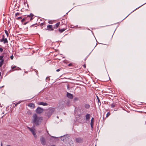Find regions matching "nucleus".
I'll return each mask as SVG.
<instances>
[{"instance_id":"f257e3e1","label":"nucleus","mask_w":146,"mask_h":146,"mask_svg":"<svg viewBox=\"0 0 146 146\" xmlns=\"http://www.w3.org/2000/svg\"><path fill=\"white\" fill-rule=\"evenodd\" d=\"M32 123L37 126L39 125L41 123L43 117H38L36 114H34L33 116Z\"/></svg>"},{"instance_id":"f03ea898","label":"nucleus","mask_w":146,"mask_h":146,"mask_svg":"<svg viewBox=\"0 0 146 146\" xmlns=\"http://www.w3.org/2000/svg\"><path fill=\"white\" fill-rule=\"evenodd\" d=\"M34 18L33 14L31 13L29 15H25L24 17L21 20V22L22 23H24L23 25H25L33 20Z\"/></svg>"},{"instance_id":"7ed1b4c3","label":"nucleus","mask_w":146,"mask_h":146,"mask_svg":"<svg viewBox=\"0 0 146 146\" xmlns=\"http://www.w3.org/2000/svg\"><path fill=\"white\" fill-rule=\"evenodd\" d=\"M55 110V109L54 108H49L46 110V114L48 117H50L54 112Z\"/></svg>"},{"instance_id":"20e7f679","label":"nucleus","mask_w":146,"mask_h":146,"mask_svg":"<svg viewBox=\"0 0 146 146\" xmlns=\"http://www.w3.org/2000/svg\"><path fill=\"white\" fill-rule=\"evenodd\" d=\"M27 128L31 132L35 138L36 139L37 138V135L35 132V129L34 128H30L28 127H27Z\"/></svg>"},{"instance_id":"39448f33","label":"nucleus","mask_w":146,"mask_h":146,"mask_svg":"<svg viewBox=\"0 0 146 146\" xmlns=\"http://www.w3.org/2000/svg\"><path fill=\"white\" fill-rule=\"evenodd\" d=\"M43 109L39 107H38L36 110V113L38 114H40L43 111Z\"/></svg>"},{"instance_id":"423d86ee","label":"nucleus","mask_w":146,"mask_h":146,"mask_svg":"<svg viewBox=\"0 0 146 146\" xmlns=\"http://www.w3.org/2000/svg\"><path fill=\"white\" fill-rule=\"evenodd\" d=\"M47 30L51 31L54 30L53 27L52 25H48L47 26Z\"/></svg>"},{"instance_id":"0eeeda50","label":"nucleus","mask_w":146,"mask_h":146,"mask_svg":"<svg viewBox=\"0 0 146 146\" xmlns=\"http://www.w3.org/2000/svg\"><path fill=\"white\" fill-rule=\"evenodd\" d=\"M40 141L41 144L43 145H45L46 142L45 138L44 137L41 136L40 138Z\"/></svg>"},{"instance_id":"6e6552de","label":"nucleus","mask_w":146,"mask_h":146,"mask_svg":"<svg viewBox=\"0 0 146 146\" xmlns=\"http://www.w3.org/2000/svg\"><path fill=\"white\" fill-rule=\"evenodd\" d=\"M5 36L4 35H3V38L2 39L0 40L1 42H3V43L5 44L6 43H7L8 41L7 38H5Z\"/></svg>"},{"instance_id":"1a4fd4ad","label":"nucleus","mask_w":146,"mask_h":146,"mask_svg":"<svg viewBox=\"0 0 146 146\" xmlns=\"http://www.w3.org/2000/svg\"><path fill=\"white\" fill-rule=\"evenodd\" d=\"M75 140L77 143H80L82 142L83 141V139L80 137H78Z\"/></svg>"},{"instance_id":"9d476101","label":"nucleus","mask_w":146,"mask_h":146,"mask_svg":"<svg viewBox=\"0 0 146 146\" xmlns=\"http://www.w3.org/2000/svg\"><path fill=\"white\" fill-rule=\"evenodd\" d=\"M37 104L39 105H42L43 106H46L48 105V104L46 102H39L37 103Z\"/></svg>"},{"instance_id":"9b49d317","label":"nucleus","mask_w":146,"mask_h":146,"mask_svg":"<svg viewBox=\"0 0 146 146\" xmlns=\"http://www.w3.org/2000/svg\"><path fill=\"white\" fill-rule=\"evenodd\" d=\"M60 24V22H58L55 25H54L53 27L54 30V29H57L59 27Z\"/></svg>"},{"instance_id":"f8f14e48","label":"nucleus","mask_w":146,"mask_h":146,"mask_svg":"<svg viewBox=\"0 0 146 146\" xmlns=\"http://www.w3.org/2000/svg\"><path fill=\"white\" fill-rule=\"evenodd\" d=\"M67 96L69 99H72L73 98V95L72 94L68 92L67 93Z\"/></svg>"},{"instance_id":"ddd939ff","label":"nucleus","mask_w":146,"mask_h":146,"mask_svg":"<svg viewBox=\"0 0 146 146\" xmlns=\"http://www.w3.org/2000/svg\"><path fill=\"white\" fill-rule=\"evenodd\" d=\"M28 106L31 108H32L34 109L35 108V106L34 104L30 103L28 105Z\"/></svg>"},{"instance_id":"4468645a","label":"nucleus","mask_w":146,"mask_h":146,"mask_svg":"<svg viewBox=\"0 0 146 146\" xmlns=\"http://www.w3.org/2000/svg\"><path fill=\"white\" fill-rule=\"evenodd\" d=\"M11 69L13 70V71H14L15 70H17L18 69H20V68L17 67L16 66H12L11 67Z\"/></svg>"},{"instance_id":"2eb2a0df","label":"nucleus","mask_w":146,"mask_h":146,"mask_svg":"<svg viewBox=\"0 0 146 146\" xmlns=\"http://www.w3.org/2000/svg\"><path fill=\"white\" fill-rule=\"evenodd\" d=\"M86 119L87 121H89L90 119V115L87 113L85 115Z\"/></svg>"},{"instance_id":"dca6fc26","label":"nucleus","mask_w":146,"mask_h":146,"mask_svg":"<svg viewBox=\"0 0 146 146\" xmlns=\"http://www.w3.org/2000/svg\"><path fill=\"white\" fill-rule=\"evenodd\" d=\"M111 106L112 108L117 107V104L115 103H113L111 105Z\"/></svg>"},{"instance_id":"f3484780","label":"nucleus","mask_w":146,"mask_h":146,"mask_svg":"<svg viewBox=\"0 0 146 146\" xmlns=\"http://www.w3.org/2000/svg\"><path fill=\"white\" fill-rule=\"evenodd\" d=\"M84 107L86 109H88L90 108V106L89 104H85Z\"/></svg>"},{"instance_id":"a211bd4d","label":"nucleus","mask_w":146,"mask_h":146,"mask_svg":"<svg viewBox=\"0 0 146 146\" xmlns=\"http://www.w3.org/2000/svg\"><path fill=\"white\" fill-rule=\"evenodd\" d=\"M67 29H58V31L60 33H62V32H63L64 31Z\"/></svg>"},{"instance_id":"6ab92c4d","label":"nucleus","mask_w":146,"mask_h":146,"mask_svg":"<svg viewBox=\"0 0 146 146\" xmlns=\"http://www.w3.org/2000/svg\"><path fill=\"white\" fill-rule=\"evenodd\" d=\"M94 118L93 117H92L91 119V121L90 124H94Z\"/></svg>"},{"instance_id":"aec40b11","label":"nucleus","mask_w":146,"mask_h":146,"mask_svg":"<svg viewBox=\"0 0 146 146\" xmlns=\"http://www.w3.org/2000/svg\"><path fill=\"white\" fill-rule=\"evenodd\" d=\"M4 63V60H2L0 62V67H1L3 64Z\"/></svg>"},{"instance_id":"412c9836","label":"nucleus","mask_w":146,"mask_h":146,"mask_svg":"<svg viewBox=\"0 0 146 146\" xmlns=\"http://www.w3.org/2000/svg\"><path fill=\"white\" fill-rule=\"evenodd\" d=\"M54 21H52V20H50V21H48V23L49 24H52L53 23H54Z\"/></svg>"},{"instance_id":"4be33fe9","label":"nucleus","mask_w":146,"mask_h":146,"mask_svg":"<svg viewBox=\"0 0 146 146\" xmlns=\"http://www.w3.org/2000/svg\"><path fill=\"white\" fill-rule=\"evenodd\" d=\"M78 98L77 97L75 98L74 99V102H76V101H78Z\"/></svg>"},{"instance_id":"5701e85b","label":"nucleus","mask_w":146,"mask_h":146,"mask_svg":"<svg viewBox=\"0 0 146 146\" xmlns=\"http://www.w3.org/2000/svg\"><path fill=\"white\" fill-rule=\"evenodd\" d=\"M4 31H5V34L7 35V36H8L9 35V34H8L7 31V30H4Z\"/></svg>"},{"instance_id":"b1692460","label":"nucleus","mask_w":146,"mask_h":146,"mask_svg":"<svg viewBox=\"0 0 146 146\" xmlns=\"http://www.w3.org/2000/svg\"><path fill=\"white\" fill-rule=\"evenodd\" d=\"M68 66H73L74 65H73V63H70L68 65Z\"/></svg>"},{"instance_id":"393cba45","label":"nucleus","mask_w":146,"mask_h":146,"mask_svg":"<svg viewBox=\"0 0 146 146\" xmlns=\"http://www.w3.org/2000/svg\"><path fill=\"white\" fill-rule=\"evenodd\" d=\"M3 56H0V60L2 61V60H4L3 59Z\"/></svg>"},{"instance_id":"a878e982","label":"nucleus","mask_w":146,"mask_h":146,"mask_svg":"<svg viewBox=\"0 0 146 146\" xmlns=\"http://www.w3.org/2000/svg\"><path fill=\"white\" fill-rule=\"evenodd\" d=\"M38 24H37V23H36V24L32 25L31 26V27H33V26H34L36 27V26H38Z\"/></svg>"},{"instance_id":"bb28decb","label":"nucleus","mask_w":146,"mask_h":146,"mask_svg":"<svg viewBox=\"0 0 146 146\" xmlns=\"http://www.w3.org/2000/svg\"><path fill=\"white\" fill-rule=\"evenodd\" d=\"M110 114V112H108L106 114V117H108Z\"/></svg>"},{"instance_id":"cd10ccee","label":"nucleus","mask_w":146,"mask_h":146,"mask_svg":"<svg viewBox=\"0 0 146 146\" xmlns=\"http://www.w3.org/2000/svg\"><path fill=\"white\" fill-rule=\"evenodd\" d=\"M22 17H17L16 19L17 20H19L22 19Z\"/></svg>"},{"instance_id":"c85d7f7f","label":"nucleus","mask_w":146,"mask_h":146,"mask_svg":"<svg viewBox=\"0 0 146 146\" xmlns=\"http://www.w3.org/2000/svg\"><path fill=\"white\" fill-rule=\"evenodd\" d=\"M20 14V13H17L15 14V17H17L18 15H19Z\"/></svg>"},{"instance_id":"c756f323","label":"nucleus","mask_w":146,"mask_h":146,"mask_svg":"<svg viewBox=\"0 0 146 146\" xmlns=\"http://www.w3.org/2000/svg\"><path fill=\"white\" fill-rule=\"evenodd\" d=\"M97 98L98 101V103H99L100 102V100L98 96H97Z\"/></svg>"},{"instance_id":"7c9ffc66","label":"nucleus","mask_w":146,"mask_h":146,"mask_svg":"<svg viewBox=\"0 0 146 146\" xmlns=\"http://www.w3.org/2000/svg\"><path fill=\"white\" fill-rule=\"evenodd\" d=\"M21 102H19L18 103H17L15 105V106H14L15 107H16V106H17L18 104H19L20 103H21Z\"/></svg>"},{"instance_id":"2f4dec72","label":"nucleus","mask_w":146,"mask_h":146,"mask_svg":"<svg viewBox=\"0 0 146 146\" xmlns=\"http://www.w3.org/2000/svg\"><path fill=\"white\" fill-rule=\"evenodd\" d=\"M3 50L2 48L0 47V51L1 52H3Z\"/></svg>"},{"instance_id":"473e14b6","label":"nucleus","mask_w":146,"mask_h":146,"mask_svg":"<svg viewBox=\"0 0 146 146\" xmlns=\"http://www.w3.org/2000/svg\"><path fill=\"white\" fill-rule=\"evenodd\" d=\"M44 25V23H41L40 25V26L41 27H42V26L43 25Z\"/></svg>"},{"instance_id":"72a5a7b5","label":"nucleus","mask_w":146,"mask_h":146,"mask_svg":"<svg viewBox=\"0 0 146 146\" xmlns=\"http://www.w3.org/2000/svg\"><path fill=\"white\" fill-rule=\"evenodd\" d=\"M93 124H90V125H91V127L92 129L93 128Z\"/></svg>"},{"instance_id":"f704fd0d","label":"nucleus","mask_w":146,"mask_h":146,"mask_svg":"<svg viewBox=\"0 0 146 146\" xmlns=\"http://www.w3.org/2000/svg\"><path fill=\"white\" fill-rule=\"evenodd\" d=\"M10 58L11 59L13 60V55H12L11 56H10Z\"/></svg>"},{"instance_id":"c9c22d12","label":"nucleus","mask_w":146,"mask_h":146,"mask_svg":"<svg viewBox=\"0 0 146 146\" xmlns=\"http://www.w3.org/2000/svg\"><path fill=\"white\" fill-rule=\"evenodd\" d=\"M83 66L84 68H86V64H84L83 65Z\"/></svg>"},{"instance_id":"e433bc0d","label":"nucleus","mask_w":146,"mask_h":146,"mask_svg":"<svg viewBox=\"0 0 146 146\" xmlns=\"http://www.w3.org/2000/svg\"><path fill=\"white\" fill-rule=\"evenodd\" d=\"M60 70V69H58L56 70V71L57 72L59 71Z\"/></svg>"},{"instance_id":"4c0bfd02","label":"nucleus","mask_w":146,"mask_h":146,"mask_svg":"<svg viewBox=\"0 0 146 146\" xmlns=\"http://www.w3.org/2000/svg\"><path fill=\"white\" fill-rule=\"evenodd\" d=\"M26 3H27V1H26V2H25H25H24V4H26Z\"/></svg>"},{"instance_id":"58836bf2","label":"nucleus","mask_w":146,"mask_h":146,"mask_svg":"<svg viewBox=\"0 0 146 146\" xmlns=\"http://www.w3.org/2000/svg\"><path fill=\"white\" fill-rule=\"evenodd\" d=\"M41 132V131H38V132L39 133H40Z\"/></svg>"},{"instance_id":"ea45409f","label":"nucleus","mask_w":146,"mask_h":146,"mask_svg":"<svg viewBox=\"0 0 146 146\" xmlns=\"http://www.w3.org/2000/svg\"><path fill=\"white\" fill-rule=\"evenodd\" d=\"M6 146H11L10 145H7Z\"/></svg>"},{"instance_id":"a19ab883","label":"nucleus","mask_w":146,"mask_h":146,"mask_svg":"<svg viewBox=\"0 0 146 146\" xmlns=\"http://www.w3.org/2000/svg\"><path fill=\"white\" fill-rule=\"evenodd\" d=\"M27 6L28 7H29V5H28V4H27Z\"/></svg>"},{"instance_id":"79ce46f5","label":"nucleus","mask_w":146,"mask_h":146,"mask_svg":"<svg viewBox=\"0 0 146 146\" xmlns=\"http://www.w3.org/2000/svg\"><path fill=\"white\" fill-rule=\"evenodd\" d=\"M47 132L48 134V132L47 131Z\"/></svg>"},{"instance_id":"37998d69","label":"nucleus","mask_w":146,"mask_h":146,"mask_svg":"<svg viewBox=\"0 0 146 146\" xmlns=\"http://www.w3.org/2000/svg\"><path fill=\"white\" fill-rule=\"evenodd\" d=\"M51 146H55V145H51Z\"/></svg>"},{"instance_id":"c03bdc74","label":"nucleus","mask_w":146,"mask_h":146,"mask_svg":"<svg viewBox=\"0 0 146 146\" xmlns=\"http://www.w3.org/2000/svg\"><path fill=\"white\" fill-rule=\"evenodd\" d=\"M1 72H0V76H1Z\"/></svg>"},{"instance_id":"a18cd8bd","label":"nucleus","mask_w":146,"mask_h":146,"mask_svg":"<svg viewBox=\"0 0 146 146\" xmlns=\"http://www.w3.org/2000/svg\"><path fill=\"white\" fill-rule=\"evenodd\" d=\"M1 146H2V145H1Z\"/></svg>"},{"instance_id":"49530a36","label":"nucleus","mask_w":146,"mask_h":146,"mask_svg":"<svg viewBox=\"0 0 146 146\" xmlns=\"http://www.w3.org/2000/svg\"><path fill=\"white\" fill-rule=\"evenodd\" d=\"M95 146H96V145H95Z\"/></svg>"}]
</instances>
